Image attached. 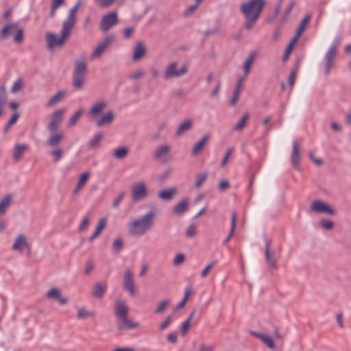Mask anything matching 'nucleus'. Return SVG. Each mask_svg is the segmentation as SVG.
Instances as JSON below:
<instances>
[{"label":"nucleus","mask_w":351,"mask_h":351,"mask_svg":"<svg viewBox=\"0 0 351 351\" xmlns=\"http://www.w3.org/2000/svg\"><path fill=\"white\" fill-rule=\"evenodd\" d=\"M266 1L265 0H247L240 5V12L245 17V29L250 31L260 17Z\"/></svg>","instance_id":"1"},{"label":"nucleus","mask_w":351,"mask_h":351,"mask_svg":"<svg viewBox=\"0 0 351 351\" xmlns=\"http://www.w3.org/2000/svg\"><path fill=\"white\" fill-rule=\"evenodd\" d=\"M156 216V212L151 211L132 220L128 225L129 234L135 237L145 234L154 226Z\"/></svg>","instance_id":"2"},{"label":"nucleus","mask_w":351,"mask_h":351,"mask_svg":"<svg viewBox=\"0 0 351 351\" xmlns=\"http://www.w3.org/2000/svg\"><path fill=\"white\" fill-rule=\"evenodd\" d=\"M87 72L86 58L82 56L75 61L72 83L75 89L80 90L82 88L85 83Z\"/></svg>","instance_id":"3"},{"label":"nucleus","mask_w":351,"mask_h":351,"mask_svg":"<svg viewBox=\"0 0 351 351\" xmlns=\"http://www.w3.org/2000/svg\"><path fill=\"white\" fill-rule=\"evenodd\" d=\"M0 34L3 38L10 34H14V42L21 43L23 40L24 30L18 23H9L2 28Z\"/></svg>","instance_id":"4"},{"label":"nucleus","mask_w":351,"mask_h":351,"mask_svg":"<svg viewBox=\"0 0 351 351\" xmlns=\"http://www.w3.org/2000/svg\"><path fill=\"white\" fill-rule=\"evenodd\" d=\"M338 55V47L335 45L330 47L326 51L324 57V71L326 77H328L332 68L335 64V60Z\"/></svg>","instance_id":"5"},{"label":"nucleus","mask_w":351,"mask_h":351,"mask_svg":"<svg viewBox=\"0 0 351 351\" xmlns=\"http://www.w3.org/2000/svg\"><path fill=\"white\" fill-rule=\"evenodd\" d=\"M132 199L137 202L145 199L148 195V191L145 182L141 181L133 184L130 190Z\"/></svg>","instance_id":"6"},{"label":"nucleus","mask_w":351,"mask_h":351,"mask_svg":"<svg viewBox=\"0 0 351 351\" xmlns=\"http://www.w3.org/2000/svg\"><path fill=\"white\" fill-rule=\"evenodd\" d=\"M118 23V16L116 12H111L104 14L99 23V29L103 32L110 30Z\"/></svg>","instance_id":"7"},{"label":"nucleus","mask_w":351,"mask_h":351,"mask_svg":"<svg viewBox=\"0 0 351 351\" xmlns=\"http://www.w3.org/2000/svg\"><path fill=\"white\" fill-rule=\"evenodd\" d=\"M12 250L19 253L26 250L27 256L31 255V245L28 243L27 237L24 234H19L16 237Z\"/></svg>","instance_id":"8"},{"label":"nucleus","mask_w":351,"mask_h":351,"mask_svg":"<svg viewBox=\"0 0 351 351\" xmlns=\"http://www.w3.org/2000/svg\"><path fill=\"white\" fill-rule=\"evenodd\" d=\"M123 288L132 296H134L136 293L134 275L130 269H125L124 271Z\"/></svg>","instance_id":"9"},{"label":"nucleus","mask_w":351,"mask_h":351,"mask_svg":"<svg viewBox=\"0 0 351 351\" xmlns=\"http://www.w3.org/2000/svg\"><path fill=\"white\" fill-rule=\"evenodd\" d=\"M114 36L112 35H109L105 37L93 50L91 53L90 58L92 60L99 58L107 48L112 44Z\"/></svg>","instance_id":"10"},{"label":"nucleus","mask_w":351,"mask_h":351,"mask_svg":"<svg viewBox=\"0 0 351 351\" xmlns=\"http://www.w3.org/2000/svg\"><path fill=\"white\" fill-rule=\"evenodd\" d=\"M310 210L311 212L317 213H326L330 215H335V210L328 204L321 200H315L312 202L310 206Z\"/></svg>","instance_id":"11"},{"label":"nucleus","mask_w":351,"mask_h":351,"mask_svg":"<svg viewBox=\"0 0 351 351\" xmlns=\"http://www.w3.org/2000/svg\"><path fill=\"white\" fill-rule=\"evenodd\" d=\"M67 39L68 38L62 33L60 37L53 33H47L46 34L47 47L49 49L62 47Z\"/></svg>","instance_id":"12"},{"label":"nucleus","mask_w":351,"mask_h":351,"mask_svg":"<svg viewBox=\"0 0 351 351\" xmlns=\"http://www.w3.org/2000/svg\"><path fill=\"white\" fill-rule=\"evenodd\" d=\"M169 151L170 146L167 144L159 146L154 152V160L161 163H167L169 160Z\"/></svg>","instance_id":"13"},{"label":"nucleus","mask_w":351,"mask_h":351,"mask_svg":"<svg viewBox=\"0 0 351 351\" xmlns=\"http://www.w3.org/2000/svg\"><path fill=\"white\" fill-rule=\"evenodd\" d=\"M65 109H59L53 112L50 116V121L47 125L49 132L56 131L60 124Z\"/></svg>","instance_id":"14"},{"label":"nucleus","mask_w":351,"mask_h":351,"mask_svg":"<svg viewBox=\"0 0 351 351\" xmlns=\"http://www.w3.org/2000/svg\"><path fill=\"white\" fill-rule=\"evenodd\" d=\"M265 260L268 268L269 269H276V258L275 252L270 250L271 241L265 239Z\"/></svg>","instance_id":"15"},{"label":"nucleus","mask_w":351,"mask_h":351,"mask_svg":"<svg viewBox=\"0 0 351 351\" xmlns=\"http://www.w3.org/2000/svg\"><path fill=\"white\" fill-rule=\"evenodd\" d=\"M114 119V112L112 110H109L104 114L100 118H96L93 121L95 122V125L97 128H102L110 126L112 124Z\"/></svg>","instance_id":"16"},{"label":"nucleus","mask_w":351,"mask_h":351,"mask_svg":"<svg viewBox=\"0 0 351 351\" xmlns=\"http://www.w3.org/2000/svg\"><path fill=\"white\" fill-rule=\"evenodd\" d=\"M117 328L119 330H130L138 328V322H134L129 319L128 315L118 318Z\"/></svg>","instance_id":"17"},{"label":"nucleus","mask_w":351,"mask_h":351,"mask_svg":"<svg viewBox=\"0 0 351 351\" xmlns=\"http://www.w3.org/2000/svg\"><path fill=\"white\" fill-rule=\"evenodd\" d=\"M46 297L49 299L56 300L60 304L66 305L68 304V300L62 295V293L57 287H52L46 293Z\"/></svg>","instance_id":"18"},{"label":"nucleus","mask_w":351,"mask_h":351,"mask_svg":"<svg viewBox=\"0 0 351 351\" xmlns=\"http://www.w3.org/2000/svg\"><path fill=\"white\" fill-rule=\"evenodd\" d=\"M107 107V102L100 101L93 104L92 107L88 112L89 118L93 121L96 119L97 116L99 114Z\"/></svg>","instance_id":"19"},{"label":"nucleus","mask_w":351,"mask_h":351,"mask_svg":"<svg viewBox=\"0 0 351 351\" xmlns=\"http://www.w3.org/2000/svg\"><path fill=\"white\" fill-rule=\"evenodd\" d=\"M64 135L62 132H57L51 135L45 142V145L50 148L59 147Z\"/></svg>","instance_id":"20"},{"label":"nucleus","mask_w":351,"mask_h":351,"mask_svg":"<svg viewBox=\"0 0 351 351\" xmlns=\"http://www.w3.org/2000/svg\"><path fill=\"white\" fill-rule=\"evenodd\" d=\"M76 18L68 16L66 19L64 21L61 29V33L63 34L68 38L70 36L73 29L76 23Z\"/></svg>","instance_id":"21"},{"label":"nucleus","mask_w":351,"mask_h":351,"mask_svg":"<svg viewBox=\"0 0 351 351\" xmlns=\"http://www.w3.org/2000/svg\"><path fill=\"white\" fill-rule=\"evenodd\" d=\"M146 52L147 50L144 43L142 41L138 42L134 49L132 60L134 62L138 61L145 56Z\"/></svg>","instance_id":"22"},{"label":"nucleus","mask_w":351,"mask_h":351,"mask_svg":"<svg viewBox=\"0 0 351 351\" xmlns=\"http://www.w3.org/2000/svg\"><path fill=\"white\" fill-rule=\"evenodd\" d=\"M300 160V153L299 149L298 142L297 141H293V147L291 154V162L294 167H298Z\"/></svg>","instance_id":"23"},{"label":"nucleus","mask_w":351,"mask_h":351,"mask_svg":"<svg viewBox=\"0 0 351 351\" xmlns=\"http://www.w3.org/2000/svg\"><path fill=\"white\" fill-rule=\"evenodd\" d=\"M128 306L124 300H118L115 304L114 313L118 318L128 314Z\"/></svg>","instance_id":"24"},{"label":"nucleus","mask_w":351,"mask_h":351,"mask_svg":"<svg viewBox=\"0 0 351 351\" xmlns=\"http://www.w3.org/2000/svg\"><path fill=\"white\" fill-rule=\"evenodd\" d=\"M210 136L206 134L203 138L197 141L191 149V155L193 156H198L203 150L205 145L208 142Z\"/></svg>","instance_id":"25"},{"label":"nucleus","mask_w":351,"mask_h":351,"mask_svg":"<svg viewBox=\"0 0 351 351\" xmlns=\"http://www.w3.org/2000/svg\"><path fill=\"white\" fill-rule=\"evenodd\" d=\"M250 334L252 336L260 339L262 341V342L265 343L269 349H275V344L274 343V341L268 335L253 331L250 332Z\"/></svg>","instance_id":"26"},{"label":"nucleus","mask_w":351,"mask_h":351,"mask_svg":"<svg viewBox=\"0 0 351 351\" xmlns=\"http://www.w3.org/2000/svg\"><path fill=\"white\" fill-rule=\"evenodd\" d=\"M107 290L106 282H97L94 285L92 295L95 298H101Z\"/></svg>","instance_id":"27"},{"label":"nucleus","mask_w":351,"mask_h":351,"mask_svg":"<svg viewBox=\"0 0 351 351\" xmlns=\"http://www.w3.org/2000/svg\"><path fill=\"white\" fill-rule=\"evenodd\" d=\"M90 176V173L88 171L84 172L80 175L77 184L73 191L74 195H77L85 186Z\"/></svg>","instance_id":"28"},{"label":"nucleus","mask_w":351,"mask_h":351,"mask_svg":"<svg viewBox=\"0 0 351 351\" xmlns=\"http://www.w3.org/2000/svg\"><path fill=\"white\" fill-rule=\"evenodd\" d=\"M67 92L66 90L58 91L51 98L47 101L46 106L52 107L60 102L66 97Z\"/></svg>","instance_id":"29"},{"label":"nucleus","mask_w":351,"mask_h":351,"mask_svg":"<svg viewBox=\"0 0 351 351\" xmlns=\"http://www.w3.org/2000/svg\"><path fill=\"white\" fill-rule=\"evenodd\" d=\"M107 223V219L106 218H101L99 220L98 223L97 225L96 229L93 234L89 237V241L92 242L94 241L97 237L100 235L103 230L105 228Z\"/></svg>","instance_id":"30"},{"label":"nucleus","mask_w":351,"mask_h":351,"mask_svg":"<svg viewBox=\"0 0 351 351\" xmlns=\"http://www.w3.org/2000/svg\"><path fill=\"white\" fill-rule=\"evenodd\" d=\"M12 202V196L10 194L5 195L0 200V215L5 213L6 210L10 207Z\"/></svg>","instance_id":"31"},{"label":"nucleus","mask_w":351,"mask_h":351,"mask_svg":"<svg viewBox=\"0 0 351 351\" xmlns=\"http://www.w3.org/2000/svg\"><path fill=\"white\" fill-rule=\"evenodd\" d=\"M256 56V53L255 52H251L247 56V58L245 59L243 66L244 75H248L250 71V68L254 62Z\"/></svg>","instance_id":"32"},{"label":"nucleus","mask_w":351,"mask_h":351,"mask_svg":"<svg viewBox=\"0 0 351 351\" xmlns=\"http://www.w3.org/2000/svg\"><path fill=\"white\" fill-rule=\"evenodd\" d=\"M28 149L27 145L25 144H16L14 149L13 158L16 162H18L25 151Z\"/></svg>","instance_id":"33"},{"label":"nucleus","mask_w":351,"mask_h":351,"mask_svg":"<svg viewBox=\"0 0 351 351\" xmlns=\"http://www.w3.org/2000/svg\"><path fill=\"white\" fill-rule=\"evenodd\" d=\"M193 125V121L191 119H186L182 122L177 128V136H181L185 132L189 131Z\"/></svg>","instance_id":"34"},{"label":"nucleus","mask_w":351,"mask_h":351,"mask_svg":"<svg viewBox=\"0 0 351 351\" xmlns=\"http://www.w3.org/2000/svg\"><path fill=\"white\" fill-rule=\"evenodd\" d=\"M95 316V313L93 311H88L85 307H81L77 309V318L80 320L93 318Z\"/></svg>","instance_id":"35"},{"label":"nucleus","mask_w":351,"mask_h":351,"mask_svg":"<svg viewBox=\"0 0 351 351\" xmlns=\"http://www.w3.org/2000/svg\"><path fill=\"white\" fill-rule=\"evenodd\" d=\"M128 152L129 149L127 147H120L114 150L112 156L117 160H122L128 156Z\"/></svg>","instance_id":"36"},{"label":"nucleus","mask_w":351,"mask_h":351,"mask_svg":"<svg viewBox=\"0 0 351 351\" xmlns=\"http://www.w3.org/2000/svg\"><path fill=\"white\" fill-rule=\"evenodd\" d=\"M175 194H176V189L173 188L162 190L158 193V197L162 200L169 201V200L173 199Z\"/></svg>","instance_id":"37"},{"label":"nucleus","mask_w":351,"mask_h":351,"mask_svg":"<svg viewBox=\"0 0 351 351\" xmlns=\"http://www.w3.org/2000/svg\"><path fill=\"white\" fill-rule=\"evenodd\" d=\"M236 223H237V213L235 211H233L232 213V217H231V228L230 232L228 234V236L224 239L223 244H226L228 243L231 238L233 237L235 229H236Z\"/></svg>","instance_id":"38"},{"label":"nucleus","mask_w":351,"mask_h":351,"mask_svg":"<svg viewBox=\"0 0 351 351\" xmlns=\"http://www.w3.org/2000/svg\"><path fill=\"white\" fill-rule=\"evenodd\" d=\"M176 77V62H171L165 69L163 77L165 80Z\"/></svg>","instance_id":"39"},{"label":"nucleus","mask_w":351,"mask_h":351,"mask_svg":"<svg viewBox=\"0 0 351 351\" xmlns=\"http://www.w3.org/2000/svg\"><path fill=\"white\" fill-rule=\"evenodd\" d=\"M195 313V311H193L189 315L188 319L182 324L180 328V333L182 336H185L188 332L189 328L191 326V320Z\"/></svg>","instance_id":"40"},{"label":"nucleus","mask_w":351,"mask_h":351,"mask_svg":"<svg viewBox=\"0 0 351 351\" xmlns=\"http://www.w3.org/2000/svg\"><path fill=\"white\" fill-rule=\"evenodd\" d=\"M311 16L306 15L301 21L300 23L295 35V37H297V38L299 39L303 32L304 31L309 20H310Z\"/></svg>","instance_id":"41"},{"label":"nucleus","mask_w":351,"mask_h":351,"mask_svg":"<svg viewBox=\"0 0 351 351\" xmlns=\"http://www.w3.org/2000/svg\"><path fill=\"white\" fill-rule=\"evenodd\" d=\"M49 153L53 158V162H58L62 159V158L63 156L64 149L62 148H61L60 147H53V149L51 151H50Z\"/></svg>","instance_id":"42"},{"label":"nucleus","mask_w":351,"mask_h":351,"mask_svg":"<svg viewBox=\"0 0 351 351\" xmlns=\"http://www.w3.org/2000/svg\"><path fill=\"white\" fill-rule=\"evenodd\" d=\"M102 138L103 135L101 133L97 132L95 134L94 136L89 142V147L91 149L97 148L100 145Z\"/></svg>","instance_id":"43"},{"label":"nucleus","mask_w":351,"mask_h":351,"mask_svg":"<svg viewBox=\"0 0 351 351\" xmlns=\"http://www.w3.org/2000/svg\"><path fill=\"white\" fill-rule=\"evenodd\" d=\"M298 38H297V37H295V36L291 39V40L290 41V43L288 45V46L287 47V49H286V50H285V51L284 53V55H283V57H282V60L283 61H286L288 59L290 53L293 51L294 45L298 42Z\"/></svg>","instance_id":"44"},{"label":"nucleus","mask_w":351,"mask_h":351,"mask_svg":"<svg viewBox=\"0 0 351 351\" xmlns=\"http://www.w3.org/2000/svg\"><path fill=\"white\" fill-rule=\"evenodd\" d=\"M84 110L82 109L77 110L74 114L69 119L67 122V126L71 127L74 125L76 122L79 120L82 114H83Z\"/></svg>","instance_id":"45"},{"label":"nucleus","mask_w":351,"mask_h":351,"mask_svg":"<svg viewBox=\"0 0 351 351\" xmlns=\"http://www.w3.org/2000/svg\"><path fill=\"white\" fill-rule=\"evenodd\" d=\"M248 118H249V114L245 113L242 117L241 120L237 123V124L235 125V126L234 127V130H237V131L242 130L245 128V126L247 123V121L248 120Z\"/></svg>","instance_id":"46"},{"label":"nucleus","mask_w":351,"mask_h":351,"mask_svg":"<svg viewBox=\"0 0 351 351\" xmlns=\"http://www.w3.org/2000/svg\"><path fill=\"white\" fill-rule=\"evenodd\" d=\"M191 293H192V289L191 287H187L185 289L184 296L182 301L177 305V309L182 308L185 306V304L187 302Z\"/></svg>","instance_id":"47"},{"label":"nucleus","mask_w":351,"mask_h":351,"mask_svg":"<svg viewBox=\"0 0 351 351\" xmlns=\"http://www.w3.org/2000/svg\"><path fill=\"white\" fill-rule=\"evenodd\" d=\"M207 176L208 173L206 172H203L197 175L194 183V186L197 188H199L205 182L206 179L207 178Z\"/></svg>","instance_id":"48"},{"label":"nucleus","mask_w":351,"mask_h":351,"mask_svg":"<svg viewBox=\"0 0 351 351\" xmlns=\"http://www.w3.org/2000/svg\"><path fill=\"white\" fill-rule=\"evenodd\" d=\"M8 103V95L5 86L0 87V106L4 107Z\"/></svg>","instance_id":"49"},{"label":"nucleus","mask_w":351,"mask_h":351,"mask_svg":"<svg viewBox=\"0 0 351 351\" xmlns=\"http://www.w3.org/2000/svg\"><path fill=\"white\" fill-rule=\"evenodd\" d=\"M189 200L187 199H182L180 203L177 204V214L184 213L188 207Z\"/></svg>","instance_id":"50"},{"label":"nucleus","mask_w":351,"mask_h":351,"mask_svg":"<svg viewBox=\"0 0 351 351\" xmlns=\"http://www.w3.org/2000/svg\"><path fill=\"white\" fill-rule=\"evenodd\" d=\"M145 75V72L143 69H138L134 71L133 73H130L128 77L133 80H138L143 77Z\"/></svg>","instance_id":"51"},{"label":"nucleus","mask_w":351,"mask_h":351,"mask_svg":"<svg viewBox=\"0 0 351 351\" xmlns=\"http://www.w3.org/2000/svg\"><path fill=\"white\" fill-rule=\"evenodd\" d=\"M169 304V300L162 301L161 302H160L158 304L157 308H156V310L154 311L155 313L160 314V313H163L166 310V308Z\"/></svg>","instance_id":"52"},{"label":"nucleus","mask_w":351,"mask_h":351,"mask_svg":"<svg viewBox=\"0 0 351 351\" xmlns=\"http://www.w3.org/2000/svg\"><path fill=\"white\" fill-rule=\"evenodd\" d=\"M23 83L21 78H19L12 85L11 91L13 93H16L23 88Z\"/></svg>","instance_id":"53"},{"label":"nucleus","mask_w":351,"mask_h":351,"mask_svg":"<svg viewBox=\"0 0 351 351\" xmlns=\"http://www.w3.org/2000/svg\"><path fill=\"white\" fill-rule=\"evenodd\" d=\"M123 240L120 238L116 239L112 243L114 252H119L123 249Z\"/></svg>","instance_id":"54"},{"label":"nucleus","mask_w":351,"mask_h":351,"mask_svg":"<svg viewBox=\"0 0 351 351\" xmlns=\"http://www.w3.org/2000/svg\"><path fill=\"white\" fill-rule=\"evenodd\" d=\"M319 224L325 230H331L334 226L333 222L328 219L321 220L319 221Z\"/></svg>","instance_id":"55"},{"label":"nucleus","mask_w":351,"mask_h":351,"mask_svg":"<svg viewBox=\"0 0 351 351\" xmlns=\"http://www.w3.org/2000/svg\"><path fill=\"white\" fill-rule=\"evenodd\" d=\"M197 232V227L195 224H191L186 231V236L189 238H191L195 236Z\"/></svg>","instance_id":"56"},{"label":"nucleus","mask_w":351,"mask_h":351,"mask_svg":"<svg viewBox=\"0 0 351 351\" xmlns=\"http://www.w3.org/2000/svg\"><path fill=\"white\" fill-rule=\"evenodd\" d=\"M198 7H199V5H197L196 3L190 5L184 12V16H186V17L190 16L197 10Z\"/></svg>","instance_id":"57"},{"label":"nucleus","mask_w":351,"mask_h":351,"mask_svg":"<svg viewBox=\"0 0 351 351\" xmlns=\"http://www.w3.org/2000/svg\"><path fill=\"white\" fill-rule=\"evenodd\" d=\"M173 315L168 316L165 319V320L160 324L159 330H165L168 327V326L171 323V322L173 321Z\"/></svg>","instance_id":"58"},{"label":"nucleus","mask_w":351,"mask_h":351,"mask_svg":"<svg viewBox=\"0 0 351 351\" xmlns=\"http://www.w3.org/2000/svg\"><path fill=\"white\" fill-rule=\"evenodd\" d=\"M125 195V192H121L119 193L117 197L114 199L112 202V207L116 208L119 206L120 202L123 200V197Z\"/></svg>","instance_id":"59"},{"label":"nucleus","mask_w":351,"mask_h":351,"mask_svg":"<svg viewBox=\"0 0 351 351\" xmlns=\"http://www.w3.org/2000/svg\"><path fill=\"white\" fill-rule=\"evenodd\" d=\"M81 6V1H78L75 5L69 10V16H72L73 18H76V13Z\"/></svg>","instance_id":"60"},{"label":"nucleus","mask_w":351,"mask_h":351,"mask_svg":"<svg viewBox=\"0 0 351 351\" xmlns=\"http://www.w3.org/2000/svg\"><path fill=\"white\" fill-rule=\"evenodd\" d=\"M240 93H241V90L234 89L232 97L229 102L230 106H233L237 104V100L239 97Z\"/></svg>","instance_id":"61"},{"label":"nucleus","mask_w":351,"mask_h":351,"mask_svg":"<svg viewBox=\"0 0 351 351\" xmlns=\"http://www.w3.org/2000/svg\"><path fill=\"white\" fill-rule=\"evenodd\" d=\"M232 150H233L232 148H229L226 151V154H225V155L223 156V160L221 161V167H225L226 165V164L228 163V160H229V158H230V156L232 154Z\"/></svg>","instance_id":"62"},{"label":"nucleus","mask_w":351,"mask_h":351,"mask_svg":"<svg viewBox=\"0 0 351 351\" xmlns=\"http://www.w3.org/2000/svg\"><path fill=\"white\" fill-rule=\"evenodd\" d=\"M115 0H95V1L103 8L110 7Z\"/></svg>","instance_id":"63"},{"label":"nucleus","mask_w":351,"mask_h":351,"mask_svg":"<svg viewBox=\"0 0 351 351\" xmlns=\"http://www.w3.org/2000/svg\"><path fill=\"white\" fill-rule=\"evenodd\" d=\"M188 67V64L184 63L179 69H177V77H180L187 73Z\"/></svg>","instance_id":"64"}]
</instances>
